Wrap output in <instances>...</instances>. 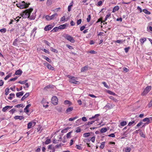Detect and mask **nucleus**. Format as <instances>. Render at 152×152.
<instances>
[{
  "instance_id": "obj_1",
  "label": "nucleus",
  "mask_w": 152,
  "mask_h": 152,
  "mask_svg": "<svg viewBox=\"0 0 152 152\" xmlns=\"http://www.w3.org/2000/svg\"><path fill=\"white\" fill-rule=\"evenodd\" d=\"M33 11V9L30 8L29 9L26 10L25 11L23 12L22 14H21V16L24 18H29L31 20H34L35 19L34 16L30 17L31 13Z\"/></svg>"
},
{
  "instance_id": "obj_2",
  "label": "nucleus",
  "mask_w": 152,
  "mask_h": 152,
  "mask_svg": "<svg viewBox=\"0 0 152 152\" xmlns=\"http://www.w3.org/2000/svg\"><path fill=\"white\" fill-rule=\"evenodd\" d=\"M70 79L69 80V82L72 83L79 84L80 83V82L77 81V77H75L73 76H71L69 75H68L67 76Z\"/></svg>"
},
{
  "instance_id": "obj_3",
  "label": "nucleus",
  "mask_w": 152,
  "mask_h": 152,
  "mask_svg": "<svg viewBox=\"0 0 152 152\" xmlns=\"http://www.w3.org/2000/svg\"><path fill=\"white\" fill-rule=\"evenodd\" d=\"M30 4H27L24 1L17 4V6L20 9H23L28 7Z\"/></svg>"
},
{
  "instance_id": "obj_4",
  "label": "nucleus",
  "mask_w": 152,
  "mask_h": 152,
  "mask_svg": "<svg viewBox=\"0 0 152 152\" xmlns=\"http://www.w3.org/2000/svg\"><path fill=\"white\" fill-rule=\"evenodd\" d=\"M64 37L66 39L72 43H74L75 42V40L71 36L68 34H65Z\"/></svg>"
},
{
  "instance_id": "obj_5",
  "label": "nucleus",
  "mask_w": 152,
  "mask_h": 152,
  "mask_svg": "<svg viewBox=\"0 0 152 152\" xmlns=\"http://www.w3.org/2000/svg\"><path fill=\"white\" fill-rule=\"evenodd\" d=\"M57 14L56 13H55L50 16H49L48 15H47L45 16V18L47 20H50L53 19L55 18H56V16L57 17Z\"/></svg>"
},
{
  "instance_id": "obj_6",
  "label": "nucleus",
  "mask_w": 152,
  "mask_h": 152,
  "mask_svg": "<svg viewBox=\"0 0 152 152\" xmlns=\"http://www.w3.org/2000/svg\"><path fill=\"white\" fill-rule=\"evenodd\" d=\"M151 86H148L144 89L143 91L142 94V95L143 96L145 95L151 90Z\"/></svg>"
},
{
  "instance_id": "obj_7",
  "label": "nucleus",
  "mask_w": 152,
  "mask_h": 152,
  "mask_svg": "<svg viewBox=\"0 0 152 152\" xmlns=\"http://www.w3.org/2000/svg\"><path fill=\"white\" fill-rule=\"evenodd\" d=\"M58 99L56 96H53L52 97L51 102L54 105H56L58 104Z\"/></svg>"
},
{
  "instance_id": "obj_8",
  "label": "nucleus",
  "mask_w": 152,
  "mask_h": 152,
  "mask_svg": "<svg viewBox=\"0 0 152 152\" xmlns=\"http://www.w3.org/2000/svg\"><path fill=\"white\" fill-rule=\"evenodd\" d=\"M53 26L50 25H49L45 26L44 29L46 31H49L51 29Z\"/></svg>"
},
{
  "instance_id": "obj_9",
  "label": "nucleus",
  "mask_w": 152,
  "mask_h": 152,
  "mask_svg": "<svg viewBox=\"0 0 152 152\" xmlns=\"http://www.w3.org/2000/svg\"><path fill=\"white\" fill-rule=\"evenodd\" d=\"M68 25V24L66 23L65 24H63L59 26V29H63L66 28V27Z\"/></svg>"
},
{
  "instance_id": "obj_10",
  "label": "nucleus",
  "mask_w": 152,
  "mask_h": 152,
  "mask_svg": "<svg viewBox=\"0 0 152 152\" xmlns=\"http://www.w3.org/2000/svg\"><path fill=\"white\" fill-rule=\"evenodd\" d=\"M89 66H86L81 68V72H83L87 71L88 69Z\"/></svg>"
},
{
  "instance_id": "obj_11",
  "label": "nucleus",
  "mask_w": 152,
  "mask_h": 152,
  "mask_svg": "<svg viewBox=\"0 0 152 152\" xmlns=\"http://www.w3.org/2000/svg\"><path fill=\"white\" fill-rule=\"evenodd\" d=\"M12 107V106H6L2 108V111L4 112H6V111L9 108H11Z\"/></svg>"
},
{
  "instance_id": "obj_12",
  "label": "nucleus",
  "mask_w": 152,
  "mask_h": 152,
  "mask_svg": "<svg viewBox=\"0 0 152 152\" xmlns=\"http://www.w3.org/2000/svg\"><path fill=\"white\" fill-rule=\"evenodd\" d=\"M99 115H100L99 114H96L94 116H93L92 117L90 118H89V119L91 120L94 118H95L96 119V121H97L98 119V118Z\"/></svg>"
},
{
  "instance_id": "obj_13",
  "label": "nucleus",
  "mask_w": 152,
  "mask_h": 152,
  "mask_svg": "<svg viewBox=\"0 0 152 152\" xmlns=\"http://www.w3.org/2000/svg\"><path fill=\"white\" fill-rule=\"evenodd\" d=\"M24 94V92L23 91H22L20 92H18L16 94V96L17 97H19L20 96H21L23 95Z\"/></svg>"
},
{
  "instance_id": "obj_14",
  "label": "nucleus",
  "mask_w": 152,
  "mask_h": 152,
  "mask_svg": "<svg viewBox=\"0 0 152 152\" xmlns=\"http://www.w3.org/2000/svg\"><path fill=\"white\" fill-rule=\"evenodd\" d=\"M112 108V105L110 104H107L104 107V108L106 109H110Z\"/></svg>"
},
{
  "instance_id": "obj_15",
  "label": "nucleus",
  "mask_w": 152,
  "mask_h": 152,
  "mask_svg": "<svg viewBox=\"0 0 152 152\" xmlns=\"http://www.w3.org/2000/svg\"><path fill=\"white\" fill-rule=\"evenodd\" d=\"M29 95V93H26L25 95H24L23 97L21 99V100L22 101L23 100L25 99L26 98L28 97Z\"/></svg>"
},
{
  "instance_id": "obj_16",
  "label": "nucleus",
  "mask_w": 152,
  "mask_h": 152,
  "mask_svg": "<svg viewBox=\"0 0 152 152\" xmlns=\"http://www.w3.org/2000/svg\"><path fill=\"white\" fill-rule=\"evenodd\" d=\"M14 118L16 120L19 119L20 120H21L24 118V117L21 116H15L14 117Z\"/></svg>"
},
{
  "instance_id": "obj_17",
  "label": "nucleus",
  "mask_w": 152,
  "mask_h": 152,
  "mask_svg": "<svg viewBox=\"0 0 152 152\" xmlns=\"http://www.w3.org/2000/svg\"><path fill=\"white\" fill-rule=\"evenodd\" d=\"M64 103L65 104H68V106H70L72 105V103L69 101L66 100L64 102Z\"/></svg>"
},
{
  "instance_id": "obj_18",
  "label": "nucleus",
  "mask_w": 152,
  "mask_h": 152,
  "mask_svg": "<svg viewBox=\"0 0 152 152\" xmlns=\"http://www.w3.org/2000/svg\"><path fill=\"white\" fill-rule=\"evenodd\" d=\"M23 73L22 71L20 70H17L15 73V74L16 75H21Z\"/></svg>"
},
{
  "instance_id": "obj_19",
  "label": "nucleus",
  "mask_w": 152,
  "mask_h": 152,
  "mask_svg": "<svg viewBox=\"0 0 152 152\" xmlns=\"http://www.w3.org/2000/svg\"><path fill=\"white\" fill-rule=\"evenodd\" d=\"M143 121L144 122L147 121V124H148L149 123H150V119L148 118H146L143 120Z\"/></svg>"
},
{
  "instance_id": "obj_20",
  "label": "nucleus",
  "mask_w": 152,
  "mask_h": 152,
  "mask_svg": "<svg viewBox=\"0 0 152 152\" xmlns=\"http://www.w3.org/2000/svg\"><path fill=\"white\" fill-rule=\"evenodd\" d=\"M119 8V7L118 6L115 7L113 9V12H114L116 11H118Z\"/></svg>"
},
{
  "instance_id": "obj_21",
  "label": "nucleus",
  "mask_w": 152,
  "mask_h": 152,
  "mask_svg": "<svg viewBox=\"0 0 152 152\" xmlns=\"http://www.w3.org/2000/svg\"><path fill=\"white\" fill-rule=\"evenodd\" d=\"M73 110V107H68L67 109L66 110V112L68 113L69 112H71Z\"/></svg>"
},
{
  "instance_id": "obj_22",
  "label": "nucleus",
  "mask_w": 152,
  "mask_h": 152,
  "mask_svg": "<svg viewBox=\"0 0 152 152\" xmlns=\"http://www.w3.org/2000/svg\"><path fill=\"white\" fill-rule=\"evenodd\" d=\"M107 130V129L106 128H103L101 129L100 132L102 133H104Z\"/></svg>"
},
{
  "instance_id": "obj_23",
  "label": "nucleus",
  "mask_w": 152,
  "mask_h": 152,
  "mask_svg": "<svg viewBox=\"0 0 152 152\" xmlns=\"http://www.w3.org/2000/svg\"><path fill=\"white\" fill-rule=\"evenodd\" d=\"M43 58L49 63H51V60L48 57L44 56Z\"/></svg>"
},
{
  "instance_id": "obj_24",
  "label": "nucleus",
  "mask_w": 152,
  "mask_h": 152,
  "mask_svg": "<svg viewBox=\"0 0 152 152\" xmlns=\"http://www.w3.org/2000/svg\"><path fill=\"white\" fill-rule=\"evenodd\" d=\"M47 67L48 69L51 70H53L54 69V68L49 64L48 65V66H47Z\"/></svg>"
},
{
  "instance_id": "obj_25",
  "label": "nucleus",
  "mask_w": 152,
  "mask_h": 152,
  "mask_svg": "<svg viewBox=\"0 0 152 152\" xmlns=\"http://www.w3.org/2000/svg\"><path fill=\"white\" fill-rule=\"evenodd\" d=\"M15 96V94H10V96L8 98L10 100H12L13 97Z\"/></svg>"
},
{
  "instance_id": "obj_26",
  "label": "nucleus",
  "mask_w": 152,
  "mask_h": 152,
  "mask_svg": "<svg viewBox=\"0 0 152 152\" xmlns=\"http://www.w3.org/2000/svg\"><path fill=\"white\" fill-rule=\"evenodd\" d=\"M125 41V40H118L115 41L116 43H122Z\"/></svg>"
},
{
  "instance_id": "obj_27",
  "label": "nucleus",
  "mask_w": 152,
  "mask_h": 152,
  "mask_svg": "<svg viewBox=\"0 0 152 152\" xmlns=\"http://www.w3.org/2000/svg\"><path fill=\"white\" fill-rule=\"evenodd\" d=\"M146 40V38H141L140 40L141 43L142 44H143Z\"/></svg>"
},
{
  "instance_id": "obj_28",
  "label": "nucleus",
  "mask_w": 152,
  "mask_h": 152,
  "mask_svg": "<svg viewBox=\"0 0 152 152\" xmlns=\"http://www.w3.org/2000/svg\"><path fill=\"white\" fill-rule=\"evenodd\" d=\"M50 50L56 53H57L58 52V51L57 50L53 48L52 47H50Z\"/></svg>"
},
{
  "instance_id": "obj_29",
  "label": "nucleus",
  "mask_w": 152,
  "mask_h": 152,
  "mask_svg": "<svg viewBox=\"0 0 152 152\" xmlns=\"http://www.w3.org/2000/svg\"><path fill=\"white\" fill-rule=\"evenodd\" d=\"M105 142H103L101 143V145L100 146V148H101L102 149L104 148V145H105Z\"/></svg>"
},
{
  "instance_id": "obj_30",
  "label": "nucleus",
  "mask_w": 152,
  "mask_h": 152,
  "mask_svg": "<svg viewBox=\"0 0 152 152\" xmlns=\"http://www.w3.org/2000/svg\"><path fill=\"white\" fill-rule=\"evenodd\" d=\"M143 12L146 14L148 15H149L151 14V13L146 9H144L143 10Z\"/></svg>"
},
{
  "instance_id": "obj_31",
  "label": "nucleus",
  "mask_w": 152,
  "mask_h": 152,
  "mask_svg": "<svg viewBox=\"0 0 152 152\" xmlns=\"http://www.w3.org/2000/svg\"><path fill=\"white\" fill-rule=\"evenodd\" d=\"M59 29V28L58 27H55V28H54L53 29V30H52L51 31L53 32H56Z\"/></svg>"
},
{
  "instance_id": "obj_32",
  "label": "nucleus",
  "mask_w": 152,
  "mask_h": 152,
  "mask_svg": "<svg viewBox=\"0 0 152 152\" xmlns=\"http://www.w3.org/2000/svg\"><path fill=\"white\" fill-rule=\"evenodd\" d=\"M52 2L51 0H47L46 4L48 6L50 5L51 4Z\"/></svg>"
},
{
  "instance_id": "obj_33",
  "label": "nucleus",
  "mask_w": 152,
  "mask_h": 152,
  "mask_svg": "<svg viewBox=\"0 0 152 152\" xmlns=\"http://www.w3.org/2000/svg\"><path fill=\"white\" fill-rule=\"evenodd\" d=\"M90 135L89 133H85L83 134V136L85 137H86L89 136Z\"/></svg>"
},
{
  "instance_id": "obj_34",
  "label": "nucleus",
  "mask_w": 152,
  "mask_h": 152,
  "mask_svg": "<svg viewBox=\"0 0 152 152\" xmlns=\"http://www.w3.org/2000/svg\"><path fill=\"white\" fill-rule=\"evenodd\" d=\"M32 123L31 122L28 123V124L27 128L28 129H30L31 128L32 125Z\"/></svg>"
},
{
  "instance_id": "obj_35",
  "label": "nucleus",
  "mask_w": 152,
  "mask_h": 152,
  "mask_svg": "<svg viewBox=\"0 0 152 152\" xmlns=\"http://www.w3.org/2000/svg\"><path fill=\"white\" fill-rule=\"evenodd\" d=\"M131 151V148L130 147H127L125 149V151L126 152H130Z\"/></svg>"
},
{
  "instance_id": "obj_36",
  "label": "nucleus",
  "mask_w": 152,
  "mask_h": 152,
  "mask_svg": "<svg viewBox=\"0 0 152 152\" xmlns=\"http://www.w3.org/2000/svg\"><path fill=\"white\" fill-rule=\"evenodd\" d=\"M142 124V122H140L139 123H138L136 126L135 127V128L136 129H137L138 127L140 126Z\"/></svg>"
},
{
  "instance_id": "obj_37",
  "label": "nucleus",
  "mask_w": 152,
  "mask_h": 152,
  "mask_svg": "<svg viewBox=\"0 0 152 152\" xmlns=\"http://www.w3.org/2000/svg\"><path fill=\"white\" fill-rule=\"evenodd\" d=\"M109 98L110 99L113 100V101L114 102H117V100L116 99H115L112 96H110L109 97Z\"/></svg>"
},
{
  "instance_id": "obj_38",
  "label": "nucleus",
  "mask_w": 152,
  "mask_h": 152,
  "mask_svg": "<svg viewBox=\"0 0 152 152\" xmlns=\"http://www.w3.org/2000/svg\"><path fill=\"white\" fill-rule=\"evenodd\" d=\"M50 142V139H47L46 140L45 142V144L46 145L48 144Z\"/></svg>"
},
{
  "instance_id": "obj_39",
  "label": "nucleus",
  "mask_w": 152,
  "mask_h": 152,
  "mask_svg": "<svg viewBox=\"0 0 152 152\" xmlns=\"http://www.w3.org/2000/svg\"><path fill=\"white\" fill-rule=\"evenodd\" d=\"M18 41V39H15L14 40V41L13 43V45L15 46H17V42Z\"/></svg>"
},
{
  "instance_id": "obj_40",
  "label": "nucleus",
  "mask_w": 152,
  "mask_h": 152,
  "mask_svg": "<svg viewBox=\"0 0 152 152\" xmlns=\"http://www.w3.org/2000/svg\"><path fill=\"white\" fill-rule=\"evenodd\" d=\"M12 74L10 73L8 75H7L5 77L4 79L5 80H6L7 79H8L11 76Z\"/></svg>"
},
{
  "instance_id": "obj_41",
  "label": "nucleus",
  "mask_w": 152,
  "mask_h": 152,
  "mask_svg": "<svg viewBox=\"0 0 152 152\" xmlns=\"http://www.w3.org/2000/svg\"><path fill=\"white\" fill-rule=\"evenodd\" d=\"M130 48L129 47H128L127 48H126L124 49V50H125V53H127L128 52L129 50L130 49Z\"/></svg>"
},
{
  "instance_id": "obj_42",
  "label": "nucleus",
  "mask_w": 152,
  "mask_h": 152,
  "mask_svg": "<svg viewBox=\"0 0 152 152\" xmlns=\"http://www.w3.org/2000/svg\"><path fill=\"white\" fill-rule=\"evenodd\" d=\"M126 122L125 121H122L121 123L120 124L121 126H124L126 124Z\"/></svg>"
},
{
  "instance_id": "obj_43",
  "label": "nucleus",
  "mask_w": 152,
  "mask_h": 152,
  "mask_svg": "<svg viewBox=\"0 0 152 152\" xmlns=\"http://www.w3.org/2000/svg\"><path fill=\"white\" fill-rule=\"evenodd\" d=\"M6 31V29L5 28H3L0 30V32L1 33H4Z\"/></svg>"
},
{
  "instance_id": "obj_44",
  "label": "nucleus",
  "mask_w": 152,
  "mask_h": 152,
  "mask_svg": "<svg viewBox=\"0 0 152 152\" xmlns=\"http://www.w3.org/2000/svg\"><path fill=\"white\" fill-rule=\"evenodd\" d=\"M9 89L8 88H7L5 89V94L6 95H7L8 94V92H9Z\"/></svg>"
},
{
  "instance_id": "obj_45",
  "label": "nucleus",
  "mask_w": 152,
  "mask_h": 152,
  "mask_svg": "<svg viewBox=\"0 0 152 152\" xmlns=\"http://www.w3.org/2000/svg\"><path fill=\"white\" fill-rule=\"evenodd\" d=\"M77 117H78L77 116H76V117H75L73 118H70L69 119V121H73L74 120H75V119L77 118Z\"/></svg>"
},
{
  "instance_id": "obj_46",
  "label": "nucleus",
  "mask_w": 152,
  "mask_h": 152,
  "mask_svg": "<svg viewBox=\"0 0 152 152\" xmlns=\"http://www.w3.org/2000/svg\"><path fill=\"white\" fill-rule=\"evenodd\" d=\"M91 18V15H89L88 16V17L87 18V22H89L90 21Z\"/></svg>"
},
{
  "instance_id": "obj_47",
  "label": "nucleus",
  "mask_w": 152,
  "mask_h": 152,
  "mask_svg": "<svg viewBox=\"0 0 152 152\" xmlns=\"http://www.w3.org/2000/svg\"><path fill=\"white\" fill-rule=\"evenodd\" d=\"M102 83L104 85V86L107 88H109L108 86L107 85V83L105 82H103Z\"/></svg>"
},
{
  "instance_id": "obj_48",
  "label": "nucleus",
  "mask_w": 152,
  "mask_h": 152,
  "mask_svg": "<svg viewBox=\"0 0 152 152\" xmlns=\"http://www.w3.org/2000/svg\"><path fill=\"white\" fill-rule=\"evenodd\" d=\"M108 93L112 95H116V94L115 93H114V92H113L111 91H108Z\"/></svg>"
},
{
  "instance_id": "obj_49",
  "label": "nucleus",
  "mask_w": 152,
  "mask_h": 152,
  "mask_svg": "<svg viewBox=\"0 0 152 152\" xmlns=\"http://www.w3.org/2000/svg\"><path fill=\"white\" fill-rule=\"evenodd\" d=\"M82 20L81 19H80L79 20H77V25H79L80 24Z\"/></svg>"
},
{
  "instance_id": "obj_50",
  "label": "nucleus",
  "mask_w": 152,
  "mask_h": 152,
  "mask_svg": "<svg viewBox=\"0 0 152 152\" xmlns=\"http://www.w3.org/2000/svg\"><path fill=\"white\" fill-rule=\"evenodd\" d=\"M135 122V121H133L131 122H129L128 124V126H131Z\"/></svg>"
},
{
  "instance_id": "obj_51",
  "label": "nucleus",
  "mask_w": 152,
  "mask_h": 152,
  "mask_svg": "<svg viewBox=\"0 0 152 152\" xmlns=\"http://www.w3.org/2000/svg\"><path fill=\"white\" fill-rule=\"evenodd\" d=\"M36 30H37V28H34L33 29V30L32 31L31 35H32V34H33L34 32H35V33H34V34H35V33H36Z\"/></svg>"
},
{
  "instance_id": "obj_52",
  "label": "nucleus",
  "mask_w": 152,
  "mask_h": 152,
  "mask_svg": "<svg viewBox=\"0 0 152 152\" xmlns=\"http://www.w3.org/2000/svg\"><path fill=\"white\" fill-rule=\"evenodd\" d=\"M66 46L67 47L70 49H73V47L69 45H66Z\"/></svg>"
},
{
  "instance_id": "obj_53",
  "label": "nucleus",
  "mask_w": 152,
  "mask_h": 152,
  "mask_svg": "<svg viewBox=\"0 0 152 152\" xmlns=\"http://www.w3.org/2000/svg\"><path fill=\"white\" fill-rule=\"evenodd\" d=\"M72 6V5H70L68 6V10L69 12H70L71 10V7Z\"/></svg>"
},
{
  "instance_id": "obj_54",
  "label": "nucleus",
  "mask_w": 152,
  "mask_h": 152,
  "mask_svg": "<svg viewBox=\"0 0 152 152\" xmlns=\"http://www.w3.org/2000/svg\"><path fill=\"white\" fill-rule=\"evenodd\" d=\"M81 131V129L79 127H78L76 128V129L75 130V132H79Z\"/></svg>"
},
{
  "instance_id": "obj_55",
  "label": "nucleus",
  "mask_w": 152,
  "mask_h": 152,
  "mask_svg": "<svg viewBox=\"0 0 152 152\" xmlns=\"http://www.w3.org/2000/svg\"><path fill=\"white\" fill-rule=\"evenodd\" d=\"M140 136L142 137H145V135L143 134V132L142 131H141V132H140Z\"/></svg>"
},
{
  "instance_id": "obj_56",
  "label": "nucleus",
  "mask_w": 152,
  "mask_h": 152,
  "mask_svg": "<svg viewBox=\"0 0 152 152\" xmlns=\"http://www.w3.org/2000/svg\"><path fill=\"white\" fill-rule=\"evenodd\" d=\"M18 77H16L12 78H11L10 79L9 81H14L16 80L17 79Z\"/></svg>"
},
{
  "instance_id": "obj_57",
  "label": "nucleus",
  "mask_w": 152,
  "mask_h": 152,
  "mask_svg": "<svg viewBox=\"0 0 152 152\" xmlns=\"http://www.w3.org/2000/svg\"><path fill=\"white\" fill-rule=\"evenodd\" d=\"M123 70H124V71L126 72H128L129 70L128 69L126 68H125V67H124L123 68Z\"/></svg>"
},
{
  "instance_id": "obj_58",
  "label": "nucleus",
  "mask_w": 152,
  "mask_h": 152,
  "mask_svg": "<svg viewBox=\"0 0 152 152\" xmlns=\"http://www.w3.org/2000/svg\"><path fill=\"white\" fill-rule=\"evenodd\" d=\"M59 141V140H56V139H54L53 141V142L54 143H58V142Z\"/></svg>"
},
{
  "instance_id": "obj_59",
  "label": "nucleus",
  "mask_w": 152,
  "mask_h": 152,
  "mask_svg": "<svg viewBox=\"0 0 152 152\" xmlns=\"http://www.w3.org/2000/svg\"><path fill=\"white\" fill-rule=\"evenodd\" d=\"M23 106V105L22 104H20L15 106V107H22Z\"/></svg>"
},
{
  "instance_id": "obj_60",
  "label": "nucleus",
  "mask_w": 152,
  "mask_h": 152,
  "mask_svg": "<svg viewBox=\"0 0 152 152\" xmlns=\"http://www.w3.org/2000/svg\"><path fill=\"white\" fill-rule=\"evenodd\" d=\"M65 20V17L64 16H63L61 19L60 21H63Z\"/></svg>"
},
{
  "instance_id": "obj_61",
  "label": "nucleus",
  "mask_w": 152,
  "mask_h": 152,
  "mask_svg": "<svg viewBox=\"0 0 152 152\" xmlns=\"http://www.w3.org/2000/svg\"><path fill=\"white\" fill-rule=\"evenodd\" d=\"M71 132H70L66 134V137L67 138H69L70 137Z\"/></svg>"
},
{
  "instance_id": "obj_62",
  "label": "nucleus",
  "mask_w": 152,
  "mask_h": 152,
  "mask_svg": "<svg viewBox=\"0 0 152 152\" xmlns=\"http://www.w3.org/2000/svg\"><path fill=\"white\" fill-rule=\"evenodd\" d=\"M42 50L43 51L45 52L46 53H49V51H48V50L45 49H42Z\"/></svg>"
},
{
  "instance_id": "obj_63",
  "label": "nucleus",
  "mask_w": 152,
  "mask_h": 152,
  "mask_svg": "<svg viewBox=\"0 0 152 152\" xmlns=\"http://www.w3.org/2000/svg\"><path fill=\"white\" fill-rule=\"evenodd\" d=\"M44 42L48 46H50V43L48 41L44 40Z\"/></svg>"
},
{
  "instance_id": "obj_64",
  "label": "nucleus",
  "mask_w": 152,
  "mask_h": 152,
  "mask_svg": "<svg viewBox=\"0 0 152 152\" xmlns=\"http://www.w3.org/2000/svg\"><path fill=\"white\" fill-rule=\"evenodd\" d=\"M152 106V99L150 101L149 104V107H151Z\"/></svg>"
}]
</instances>
